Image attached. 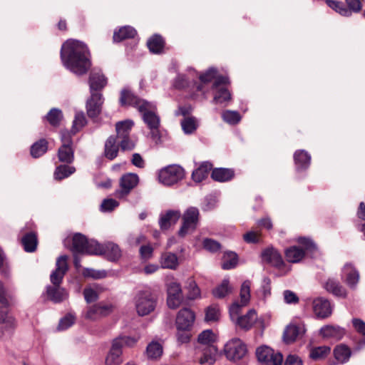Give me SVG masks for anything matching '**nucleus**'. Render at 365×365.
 Wrapping results in <instances>:
<instances>
[{
    "label": "nucleus",
    "instance_id": "1",
    "mask_svg": "<svg viewBox=\"0 0 365 365\" xmlns=\"http://www.w3.org/2000/svg\"><path fill=\"white\" fill-rule=\"evenodd\" d=\"M61 58L63 66L78 76L86 73L91 66L88 47L79 41H66L61 47Z\"/></svg>",
    "mask_w": 365,
    "mask_h": 365
},
{
    "label": "nucleus",
    "instance_id": "2",
    "mask_svg": "<svg viewBox=\"0 0 365 365\" xmlns=\"http://www.w3.org/2000/svg\"><path fill=\"white\" fill-rule=\"evenodd\" d=\"M157 108L155 104L151 102L144 103L140 106L138 110L143 117L144 123L150 130V137L155 142L160 141V134L159 131L160 117L156 113Z\"/></svg>",
    "mask_w": 365,
    "mask_h": 365
},
{
    "label": "nucleus",
    "instance_id": "3",
    "mask_svg": "<svg viewBox=\"0 0 365 365\" xmlns=\"http://www.w3.org/2000/svg\"><path fill=\"white\" fill-rule=\"evenodd\" d=\"M71 250L74 254L87 255H98L103 250L97 241L94 240H88L84 235L80 233L73 235Z\"/></svg>",
    "mask_w": 365,
    "mask_h": 365
},
{
    "label": "nucleus",
    "instance_id": "4",
    "mask_svg": "<svg viewBox=\"0 0 365 365\" xmlns=\"http://www.w3.org/2000/svg\"><path fill=\"white\" fill-rule=\"evenodd\" d=\"M199 220V210L195 207H188L182 215V225L178 230V235L184 237L187 234L193 232L198 225Z\"/></svg>",
    "mask_w": 365,
    "mask_h": 365
},
{
    "label": "nucleus",
    "instance_id": "5",
    "mask_svg": "<svg viewBox=\"0 0 365 365\" xmlns=\"http://www.w3.org/2000/svg\"><path fill=\"white\" fill-rule=\"evenodd\" d=\"M297 242L302 245V248L292 246L285 250V257L289 262H299L304 257L305 252L315 249V245L309 238L299 237Z\"/></svg>",
    "mask_w": 365,
    "mask_h": 365
},
{
    "label": "nucleus",
    "instance_id": "6",
    "mask_svg": "<svg viewBox=\"0 0 365 365\" xmlns=\"http://www.w3.org/2000/svg\"><path fill=\"white\" fill-rule=\"evenodd\" d=\"M9 303L6 297V290L2 282L0 281V324L10 335L15 327L16 322L14 317L8 315Z\"/></svg>",
    "mask_w": 365,
    "mask_h": 365
},
{
    "label": "nucleus",
    "instance_id": "7",
    "mask_svg": "<svg viewBox=\"0 0 365 365\" xmlns=\"http://www.w3.org/2000/svg\"><path fill=\"white\" fill-rule=\"evenodd\" d=\"M134 303L138 314L145 316L155 309L156 302L150 292L140 291L136 294Z\"/></svg>",
    "mask_w": 365,
    "mask_h": 365
},
{
    "label": "nucleus",
    "instance_id": "8",
    "mask_svg": "<svg viewBox=\"0 0 365 365\" xmlns=\"http://www.w3.org/2000/svg\"><path fill=\"white\" fill-rule=\"evenodd\" d=\"M184 177V170L178 165H168L159 171L158 179L162 184L170 186L177 183Z\"/></svg>",
    "mask_w": 365,
    "mask_h": 365
},
{
    "label": "nucleus",
    "instance_id": "9",
    "mask_svg": "<svg viewBox=\"0 0 365 365\" xmlns=\"http://www.w3.org/2000/svg\"><path fill=\"white\" fill-rule=\"evenodd\" d=\"M229 83V79L226 76H220L215 78L212 85L213 103L216 104H222L229 102L231 100V93L225 88Z\"/></svg>",
    "mask_w": 365,
    "mask_h": 365
},
{
    "label": "nucleus",
    "instance_id": "10",
    "mask_svg": "<svg viewBox=\"0 0 365 365\" xmlns=\"http://www.w3.org/2000/svg\"><path fill=\"white\" fill-rule=\"evenodd\" d=\"M261 257L263 262L277 268L284 274L290 270V267L285 264L279 252L272 247L264 250Z\"/></svg>",
    "mask_w": 365,
    "mask_h": 365
},
{
    "label": "nucleus",
    "instance_id": "11",
    "mask_svg": "<svg viewBox=\"0 0 365 365\" xmlns=\"http://www.w3.org/2000/svg\"><path fill=\"white\" fill-rule=\"evenodd\" d=\"M139 182V177L135 173H128L119 180V188L115 190V196L119 199L126 197Z\"/></svg>",
    "mask_w": 365,
    "mask_h": 365
},
{
    "label": "nucleus",
    "instance_id": "12",
    "mask_svg": "<svg viewBox=\"0 0 365 365\" xmlns=\"http://www.w3.org/2000/svg\"><path fill=\"white\" fill-rule=\"evenodd\" d=\"M256 356L259 362L264 365H282L283 356L280 352H275L267 346H261L256 350Z\"/></svg>",
    "mask_w": 365,
    "mask_h": 365
},
{
    "label": "nucleus",
    "instance_id": "13",
    "mask_svg": "<svg viewBox=\"0 0 365 365\" xmlns=\"http://www.w3.org/2000/svg\"><path fill=\"white\" fill-rule=\"evenodd\" d=\"M225 354L230 361H238L247 354V346L238 338L230 339L225 346Z\"/></svg>",
    "mask_w": 365,
    "mask_h": 365
},
{
    "label": "nucleus",
    "instance_id": "14",
    "mask_svg": "<svg viewBox=\"0 0 365 365\" xmlns=\"http://www.w3.org/2000/svg\"><path fill=\"white\" fill-rule=\"evenodd\" d=\"M61 137L62 145L58 151V160L62 163H71L74 160L71 134L68 131H62Z\"/></svg>",
    "mask_w": 365,
    "mask_h": 365
},
{
    "label": "nucleus",
    "instance_id": "15",
    "mask_svg": "<svg viewBox=\"0 0 365 365\" xmlns=\"http://www.w3.org/2000/svg\"><path fill=\"white\" fill-rule=\"evenodd\" d=\"M114 306L110 303L99 302L90 306L84 313L86 319L96 321L112 313Z\"/></svg>",
    "mask_w": 365,
    "mask_h": 365
},
{
    "label": "nucleus",
    "instance_id": "16",
    "mask_svg": "<svg viewBox=\"0 0 365 365\" xmlns=\"http://www.w3.org/2000/svg\"><path fill=\"white\" fill-rule=\"evenodd\" d=\"M195 321V313L190 308H182L177 314V330L191 331Z\"/></svg>",
    "mask_w": 365,
    "mask_h": 365
},
{
    "label": "nucleus",
    "instance_id": "17",
    "mask_svg": "<svg viewBox=\"0 0 365 365\" xmlns=\"http://www.w3.org/2000/svg\"><path fill=\"white\" fill-rule=\"evenodd\" d=\"M218 350L215 346H197V359L201 365H212L217 359Z\"/></svg>",
    "mask_w": 365,
    "mask_h": 365
},
{
    "label": "nucleus",
    "instance_id": "18",
    "mask_svg": "<svg viewBox=\"0 0 365 365\" xmlns=\"http://www.w3.org/2000/svg\"><path fill=\"white\" fill-rule=\"evenodd\" d=\"M312 310L318 319H326L332 314V306L330 302L322 297H319L312 301Z\"/></svg>",
    "mask_w": 365,
    "mask_h": 365
},
{
    "label": "nucleus",
    "instance_id": "19",
    "mask_svg": "<svg viewBox=\"0 0 365 365\" xmlns=\"http://www.w3.org/2000/svg\"><path fill=\"white\" fill-rule=\"evenodd\" d=\"M68 257L66 255L60 256L56 262V269L50 275V280L53 285H61L66 273L68 269Z\"/></svg>",
    "mask_w": 365,
    "mask_h": 365
},
{
    "label": "nucleus",
    "instance_id": "20",
    "mask_svg": "<svg viewBox=\"0 0 365 365\" xmlns=\"http://www.w3.org/2000/svg\"><path fill=\"white\" fill-rule=\"evenodd\" d=\"M183 299L181 286L179 283L170 282L168 286L167 304L170 309L178 308Z\"/></svg>",
    "mask_w": 365,
    "mask_h": 365
},
{
    "label": "nucleus",
    "instance_id": "21",
    "mask_svg": "<svg viewBox=\"0 0 365 365\" xmlns=\"http://www.w3.org/2000/svg\"><path fill=\"white\" fill-rule=\"evenodd\" d=\"M103 101L101 93H91V97L86 102V112L90 118H96L100 114Z\"/></svg>",
    "mask_w": 365,
    "mask_h": 365
},
{
    "label": "nucleus",
    "instance_id": "22",
    "mask_svg": "<svg viewBox=\"0 0 365 365\" xmlns=\"http://www.w3.org/2000/svg\"><path fill=\"white\" fill-rule=\"evenodd\" d=\"M179 210H170L164 213H161L159 217V226L162 230H167L171 226L176 224L180 217Z\"/></svg>",
    "mask_w": 365,
    "mask_h": 365
},
{
    "label": "nucleus",
    "instance_id": "23",
    "mask_svg": "<svg viewBox=\"0 0 365 365\" xmlns=\"http://www.w3.org/2000/svg\"><path fill=\"white\" fill-rule=\"evenodd\" d=\"M89 86L91 93H98V91L103 88L107 84V79L101 70L93 69L89 76Z\"/></svg>",
    "mask_w": 365,
    "mask_h": 365
},
{
    "label": "nucleus",
    "instance_id": "24",
    "mask_svg": "<svg viewBox=\"0 0 365 365\" xmlns=\"http://www.w3.org/2000/svg\"><path fill=\"white\" fill-rule=\"evenodd\" d=\"M148 102V101H147L139 98L138 96L134 95L128 88H124L121 91L120 103L123 106H130L135 107V108H137L138 110H139L140 106L143 105L144 103Z\"/></svg>",
    "mask_w": 365,
    "mask_h": 365
},
{
    "label": "nucleus",
    "instance_id": "25",
    "mask_svg": "<svg viewBox=\"0 0 365 365\" xmlns=\"http://www.w3.org/2000/svg\"><path fill=\"white\" fill-rule=\"evenodd\" d=\"M46 294L48 299L54 303H60L68 297L67 290L60 285H49L46 287Z\"/></svg>",
    "mask_w": 365,
    "mask_h": 365
},
{
    "label": "nucleus",
    "instance_id": "26",
    "mask_svg": "<svg viewBox=\"0 0 365 365\" xmlns=\"http://www.w3.org/2000/svg\"><path fill=\"white\" fill-rule=\"evenodd\" d=\"M319 332L323 338L339 341L344 336L345 329L339 326L326 325L320 329Z\"/></svg>",
    "mask_w": 365,
    "mask_h": 365
},
{
    "label": "nucleus",
    "instance_id": "27",
    "mask_svg": "<svg viewBox=\"0 0 365 365\" xmlns=\"http://www.w3.org/2000/svg\"><path fill=\"white\" fill-rule=\"evenodd\" d=\"M258 321L257 314L254 309H250L246 314L237 317L235 323L240 329L245 331L250 330Z\"/></svg>",
    "mask_w": 365,
    "mask_h": 365
},
{
    "label": "nucleus",
    "instance_id": "28",
    "mask_svg": "<svg viewBox=\"0 0 365 365\" xmlns=\"http://www.w3.org/2000/svg\"><path fill=\"white\" fill-rule=\"evenodd\" d=\"M344 280L351 288L356 287L359 280V273L351 263L344 264L342 269Z\"/></svg>",
    "mask_w": 365,
    "mask_h": 365
},
{
    "label": "nucleus",
    "instance_id": "29",
    "mask_svg": "<svg viewBox=\"0 0 365 365\" xmlns=\"http://www.w3.org/2000/svg\"><path fill=\"white\" fill-rule=\"evenodd\" d=\"M102 252L98 255H105L106 258L112 262L118 260L121 257V250L118 245L113 242H107L105 245H101Z\"/></svg>",
    "mask_w": 365,
    "mask_h": 365
},
{
    "label": "nucleus",
    "instance_id": "30",
    "mask_svg": "<svg viewBox=\"0 0 365 365\" xmlns=\"http://www.w3.org/2000/svg\"><path fill=\"white\" fill-rule=\"evenodd\" d=\"M294 160L298 170H305L310 165L311 155L304 150H299L294 153Z\"/></svg>",
    "mask_w": 365,
    "mask_h": 365
},
{
    "label": "nucleus",
    "instance_id": "31",
    "mask_svg": "<svg viewBox=\"0 0 365 365\" xmlns=\"http://www.w3.org/2000/svg\"><path fill=\"white\" fill-rule=\"evenodd\" d=\"M324 288L336 297L345 298L347 296L346 290L338 280L329 279L324 284Z\"/></svg>",
    "mask_w": 365,
    "mask_h": 365
},
{
    "label": "nucleus",
    "instance_id": "32",
    "mask_svg": "<svg viewBox=\"0 0 365 365\" xmlns=\"http://www.w3.org/2000/svg\"><path fill=\"white\" fill-rule=\"evenodd\" d=\"M122 349L112 342L111 348L106 359V365H120L123 362Z\"/></svg>",
    "mask_w": 365,
    "mask_h": 365
},
{
    "label": "nucleus",
    "instance_id": "33",
    "mask_svg": "<svg viewBox=\"0 0 365 365\" xmlns=\"http://www.w3.org/2000/svg\"><path fill=\"white\" fill-rule=\"evenodd\" d=\"M118 150L119 144L118 142H117L116 138L110 136L105 143V156L109 160H113L117 157Z\"/></svg>",
    "mask_w": 365,
    "mask_h": 365
},
{
    "label": "nucleus",
    "instance_id": "34",
    "mask_svg": "<svg viewBox=\"0 0 365 365\" xmlns=\"http://www.w3.org/2000/svg\"><path fill=\"white\" fill-rule=\"evenodd\" d=\"M137 32L135 29L130 26H125L115 31L113 34V41L120 42L127 38H132L135 36Z\"/></svg>",
    "mask_w": 365,
    "mask_h": 365
},
{
    "label": "nucleus",
    "instance_id": "35",
    "mask_svg": "<svg viewBox=\"0 0 365 365\" xmlns=\"http://www.w3.org/2000/svg\"><path fill=\"white\" fill-rule=\"evenodd\" d=\"M212 169V164L209 162L202 163L192 174V178L197 182L205 180Z\"/></svg>",
    "mask_w": 365,
    "mask_h": 365
},
{
    "label": "nucleus",
    "instance_id": "36",
    "mask_svg": "<svg viewBox=\"0 0 365 365\" xmlns=\"http://www.w3.org/2000/svg\"><path fill=\"white\" fill-rule=\"evenodd\" d=\"M147 45L151 53L158 54L163 51L165 42L162 36L155 34L148 39Z\"/></svg>",
    "mask_w": 365,
    "mask_h": 365
},
{
    "label": "nucleus",
    "instance_id": "37",
    "mask_svg": "<svg viewBox=\"0 0 365 365\" xmlns=\"http://www.w3.org/2000/svg\"><path fill=\"white\" fill-rule=\"evenodd\" d=\"M212 178L218 182H226L234 177V171L228 168H215L212 172Z\"/></svg>",
    "mask_w": 365,
    "mask_h": 365
},
{
    "label": "nucleus",
    "instance_id": "38",
    "mask_svg": "<svg viewBox=\"0 0 365 365\" xmlns=\"http://www.w3.org/2000/svg\"><path fill=\"white\" fill-rule=\"evenodd\" d=\"M334 354L339 363L344 364L349 361L351 352L348 346L341 344L334 349Z\"/></svg>",
    "mask_w": 365,
    "mask_h": 365
},
{
    "label": "nucleus",
    "instance_id": "39",
    "mask_svg": "<svg viewBox=\"0 0 365 365\" xmlns=\"http://www.w3.org/2000/svg\"><path fill=\"white\" fill-rule=\"evenodd\" d=\"M163 350V346L160 343L153 341L147 346L146 354L150 359H158L162 356Z\"/></svg>",
    "mask_w": 365,
    "mask_h": 365
},
{
    "label": "nucleus",
    "instance_id": "40",
    "mask_svg": "<svg viewBox=\"0 0 365 365\" xmlns=\"http://www.w3.org/2000/svg\"><path fill=\"white\" fill-rule=\"evenodd\" d=\"M160 264L163 268L175 269L178 265V259L175 254L165 252L162 255Z\"/></svg>",
    "mask_w": 365,
    "mask_h": 365
},
{
    "label": "nucleus",
    "instance_id": "41",
    "mask_svg": "<svg viewBox=\"0 0 365 365\" xmlns=\"http://www.w3.org/2000/svg\"><path fill=\"white\" fill-rule=\"evenodd\" d=\"M133 125V122L130 120L118 122L115 125L116 139L129 136Z\"/></svg>",
    "mask_w": 365,
    "mask_h": 365
},
{
    "label": "nucleus",
    "instance_id": "42",
    "mask_svg": "<svg viewBox=\"0 0 365 365\" xmlns=\"http://www.w3.org/2000/svg\"><path fill=\"white\" fill-rule=\"evenodd\" d=\"M21 243L26 252H32L37 246V237L33 232L26 234L21 239Z\"/></svg>",
    "mask_w": 365,
    "mask_h": 365
},
{
    "label": "nucleus",
    "instance_id": "43",
    "mask_svg": "<svg viewBox=\"0 0 365 365\" xmlns=\"http://www.w3.org/2000/svg\"><path fill=\"white\" fill-rule=\"evenodd\" d=\"M205 321L206 322H215L219 321L221 312L217 304H211L205 310Z\"/></svg>",
    "mask_w": 365,
    "mask_h": 365
},
{
    "label": "nucleus",
    "instance_id": "44",
    "mask_svg": "<svg viewBox=\"0 0 365 365\" xmlns=\"http://www.w3.org/2000/svg\"><path fill=\"white\" fill-rule=\"evenodd\" d=\"M181 127L185 134H192L198 127V120L192 116L185 117L181 121Z\"/></svg>",
    "mask_w": 365,
    "mask_h": 365
},
{
    "label": "nucleus",
    "instance_id": "45",
    "mask_svg": "<svg viewBox=\"0 0 365 365\" xmlns=\"http://www.w3.org/2000/svg\"><path fill=\"white\" fill-rule=\"evenodd\" d=\"M48 150V142L46 139H41L34 143L31 147V155L37 158L43 155Z\"/></svg>",
    "mask_w": 365,
    "mask_h": 365
},
{
    "label": "nucleus",
    "instance_id": "46",
    "mask_svg": "<svg viewBox=\"0 0 365 365\" xmlns=\"http://www.w3.org/2000/svg\"><path fill=\"white\" fill-rule=\"evenodd\" d=\"M237 255L235 252H225L222 257V268L223 269H230L234 268L237 264Z\"/></svg>",
    "mask_w": 365,
    "mask_h": 365
},
{
    "label": "nucleus",
    "instance_id": "47",
    "mask_svg": "<svg viewBox=\"0 0 365 365\" xmlns=\"http://www.w3.org/2000/svg\"><path fill=\"white\" fill-rule=\"evenodd\" d=\"M215 336L211 329H207L202 331L197 337V341L200 344L198 346H215Z\"/></svg>",
    "mask_w": 365,
    "mask_h": 365
},
{
    "label": "nucleus",
    "instance_id": "48",
    "mask_svg": "<svg viewBox=\"0 0 365 365\" xmlns=\"http://www.w3.org/2000/svg\"><path fill=\"white\" fill-rule=\"evenodd\" d=\"M76 168L73 166L61 165L56 167L54 172V178L61 180L66 178L69 177L74 173Z\"/></svg>",
    "mask_w": 365,
    "mask_h": 365
},
{
    "label": "nucleus",
    "instance_id": "49",
    "mask_svg": "<svg viewBox=\"0 0 365 365\" xmlns=\"http://www.w3.org/2000/svg\"><path fill=\"white\" fill-rule=\"evenodd\" d=\"M299 334V329L297 325L290 324L284 331L283 339L287 344L294 341Z\"/></svg>",
    "mask_w": 365,
    "mask_h": 365
},
{
    "label": "nucleus",
    "instance_id": "50",
    "mask_svg": "<svg viewBox=\"0 0 365 365\" xmlns=\"http://www.w3.org/2000/svg\"><path fill=\"white\" fill-rule=\"evenodd\" d=\"M326 2L329 7L340 15L347 17L351 16V10L348 9L342 2L334 0H327Z\"/></svg>",
    "mask_w": 365,
    "mask_h": 365
},
{
    "label": "nucleus",
    "instance_id": "51",
    "mask_svg": "<svg viewBox=\"0 0 365 365\" xmlns=\"http://www.w3.org/2000/svg\"><path fill=\"white\" fill-rule=\"evenodd\" d=\"M138 338L129 336H119L113 340L112 342L116 343L117 346L122 349L123 346L133 347L136 344Z\"/></svg>",
    "mask_w": 365,
    "mask_h": 365
},
{
    "label": "nucleus",
    "instance_id": "52",
    "mask_svg": "<svg viewBox=\"0 0 365 365\" xmlns=\"http://www.w3.org/2000/svg\"><path fill=\"white\" fill-rule=\"evenodd\" d=\"M231 287L229 284V280L225 279L222 283L213 289L212 294L215 297L223 298L231 292Z\"/></svg>",
    "mask_w": 365,
    "mask_h": 365
},
{
    "label": "nucleus",
    "instance_id": "53",
    "mask_svg": "<svg viewBox=\"0 0 365 365\" xmlns=\"http://www.w3.org/2000/svg\"><path fill=\"white\" fill-rule=\"evenodd\" d=\"M187 297L188 299L194 300L200 297V288L197 287L196 282L193 279L190 278L187 279Z\"/></svg>",
    "mask_w": 365,
    "mask_h": 365
},
{
    "label": "nucleus",
    "instance_id": "54",
    "mask_svg": "<svg viewBox=\"0 0 365 365\" xmlns=\"http://www.w3.org/2000/svg\"><path fill=\"white\" fill-rule=\"evenodd\" d=\"M222 118L224 121L231 125L237 124L241 120V115L237 111L229 110L222 113Z\"/></svg>",
    "mask_w": 365,
    "mask_h": 365
},
{
    "label": "nucleus",
    "instance_id": "55",
    "mask_svg": "<svg viewBox=\"0 0 365 365\" xmlns=\"http://www.w3.org/2000/svg\"><path fill=\"white\" fill-rule=\"evenodd\" d=\"M62 118L61 110L57 108H52L46 115L47 120L53 126L58 125Z\"/></svg>",
    "mask_w": 365,
    "mask_h": 365
},
{
    "label": "nucleus",
    "instance_id": "56",
    "mask_svg": "<svg viewBox=\"0 0 365 365\" xmlns=\"http://www.w3.org/2000/svg\"><path fill=\"white\" fill-rule=\"evenodd\" d=\"M330 348L326 346L314 347L312 349L309 356L314 360L323 359L330 352Z\"/></svg>",
    "mask_w": 365,
    "mask_h": 365
},
{
    "label": "nucleus",
    "instance_id": "57",
    "mask_svg": "<svg viewBox=\"0 0 365 365\" xmlns=\"http://www.w3.org/2000/svg\"><path fill=\"white\" fill-rule=\"evenodd\" d=\"M86 124V119L83 112L76 113L73 122L71 132L75 134Z\"/></svg>",
    "mask_w": 365,
    "mask_h": 365
},
{
    "label": "nucleus",
    "instance_id": "58",
    "mask_svg": "<svg viewBox=\"0 0 365 365\" xmlns=\"http://www.w3.org/2000/svg\"><path fill=\"white\" fill-rule=\"evenodd\" d=\"M250 282L245 281L241 287L240 289V301L242 306H245L250 297Z\"/></svg>",
    "mask_w": 365,
    "mask_h": 365
},
{
    "label": "nucleus",
    "instance_id": "59",
    "mask_svg": "<svg viewBox=\"0 0 365 365\" xmlns=\"http://www.w3.org/2000/svg\"><path fill=\"white\" fill-rule=\"evenodd\" d=\"M202 246L205 250L213 253L220 251L221 249L220 243L210 238H205L202 241Z\"/></svg>",
    "mask_w": 365,
    "mask_h": 365
},
{
    "label": "nucleus",
    "instance_id": "60",
    "mask_svg": "<svg viewBox=\"0 0 365 365\" xmlns=\"http://www.w3.org/2000/svg\"><path fill=\"white\" fill-rule=\"evenodd\" d=\"M76 321V317L72 314H68L63 317L58 325V330L63 331L71 327Z\"/></svg>",
    "mask_w": 365,
    "mask_h": 365
},
{
    "label": "nucleus",
    "instance_id": "61",
    "mask_svg": "<svg viewBox=\"0 0 365 365\" xmlns=\"http://www.w3.org/2000/svg\"><path fill=\"white\" fill-rule=\"evenodd\" d=\"M119 203L114 199H105L101 205V210L102 212H110L118 207Z\"/></svg>",
    "mask_w": 365,
    "mask_h": 365
},
{
    "label": "nucleus",
    "instance_id": "62",
    "mask_svg": "<svg viewBox=\"0 0 365 365\" xmlns=\"http://www.w3.org/2000/svg\"><path fill=\"white\" fill-rule=\"evenodd\" d=\"M283 297L284 302L288 304H297L299 301L297 294L288 289L283 292Z\"/></svg>",
    "mask_w": 365,
    "mask_h": 365
},
{
    "label": "nucleus",
    "instance_id": "63",
    "mask_svg": "<svg viewBox=\"0 0 365 365\" xmlns=\"http://www.w3.org/2000/svg\"><path fill=\"white\" fill-rule=\"evenodd\" d=\"M83 274L86 277H90L93 279H102L106 277V272L105 270H95L86 268L83 271Z\"/></svg>",
    "mask_w": 365,
    "mask_h": 365
},
{
    "label": "nucleus",
    "instance_id": "64",
    "mask_svg": "<svg viewBox=\"0 0 365 365\" xmlns=\"http://www.w3.org/2000/svg\"><path fill=\"white\" fill-rule=\"evenodd\" d=\"M217 71L215 68H210L204 73L199 76L200 80L203 83L211 81L215 78Z\"/></svg>",
    "mask_w": 365,
    "mask_h": 365
}]
</instances>
